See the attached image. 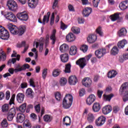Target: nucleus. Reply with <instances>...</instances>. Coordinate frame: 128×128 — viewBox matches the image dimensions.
Listing matches in <instances>:
<instances>
[{
  "mask_svg": "<svg viewBox=\"0 0 128 128\" xmlns=\"http://www.w3.org/2000/svg\"><path fill=\"white\" fill-rule=\"evenodd\" d=\"M26 68H30V65L28 64H24L22 66L21 68H10L8 70V72H7L4 74V78H8V76H10V74H14V72H22V70H26Z\"/></svg>",
  "mask_w": 128,
  "mask_h": 128,
  "instance_id": "1",
  "label": "nucleus"
},
{
  "mask_svg": "<svg viewBox=\"0 0 128 128\" xmlns=\"http://www.w3.org/2000/svg\"><path fill=\"white\" fill-rule=\"evenodd\" d=\"M72 104V96L66 94L64 98V108H70Z\"/></svg>",
  "mask_w": 128,
  "mask_h": 128,
  "instance_id": "2",
  "label": "nucleus"
},
{
  "mask_svg": "<svg viewBox=\"0 0 128 128\" xmlns=\"http://www.w3.org/2000/svg\"><path fill=\"white\" fill-rule=\"evenodd\" d=\"M10 34L8 30H6L2 26H0V38L4 40H8Z\"/></svg>",
  "mask_w": 128,
  "mask_h": 128,
  "instance_id": "3",
  "label": "nucleus"
},
{
  "mask_svg": "<svg viewBox=\"0 0 128 128\" xmlns=\"http://www.w3.org/2000/svg\"><path fill=\"white\" fill-rule=\"evenodd\" d=\"M7 6H8L10 10H12V12H16L18 10V4L14 0H9L8 1Z\"/></svg>",
  "mask_w": 128,
  "mask_h": 128,
  "instance_id": "4",
  "label": "nucleus"
},
{
  "mask_svg": "<svg viewBox=\"0 0 128 128\" xmlns=\"http://www.w3.org/2000/svg\"><path fill=\"white\" fill-rule=\"evenodd\" d=\"M4 16L6 20H10V22H16L18 20L16 15L10 12L5 13Z\"/></svg>",
  "mask_w": 128,
  "mask_h": 128,
  "instance_id": "5",
  "label": "nucleus"
},
{
  "mask_svg": "<svg viewBox=\"0 0 128 128\" xmlns=\"http://www.w3.org/2000/svg\"><path fill=\"white\" fill-rule=\"evenodd\" d=\"M11 56L12 58H12L8 62V66H10L12 64H14L16 60H18V62L20 58V54H16V52L14 51V54H12Z\"/></svg>",
  "mask_w": 128,
  "mask_h": 128,
  "instance_id": "6",
  "label": "nucleus"
},
{
  "mask_svg": "<svg viewBox=\"0 0 128 128\" xmlns=\"http://www.w3.org/2000/svg\"><path fill=\"white\" fill-rule=\"evenodd\" d=\"M106 54V50L104 48H100L96 50L94 52V54L98 58H102Z\"/></svg>",
  "mask_w": 128,
  "mask_h": 128,
  "instance_id": "7",
  "label": "nucleus"
},
{
  "mask_svg": "<svg viewBox=\"0 0 128 128\" xmlns=\"http://www.w3.org/2000/svg\"><path fill=\"white\" fill-rule=\"evenodd\" d=\"M44 38H41L40 40V42H34L33 46H36V48L39 46V52H42L44 50Z\"/></svg>",
  "mask_w": 128,
  "mask_h": 128,
  "instance_id": "8",
  "label": "nucleus"
},
{
  "mask_svg": "<svg viewBox=\"0 0 128 128\" xmlns=\"http://www.w3.org/2000/svg\"><path fill=\"white\" fill-rule=\"evenodd\" d=\"M76 64L79 66L82 70L86 66V58H81L77 60L76 62Z\"/></svg>",
  "mask_w": 128,
  "mask_h": 128,
  "instance_id": "9",
  "label": "nucleus"
},
{
  "mask_svg": "<svg viewBox=\"0 0 128 128\" xmlns=\"http://www.w3.org/2000/svg\"><path fill=\"white\" fill-rule=\"evenodd\" d=\"M106 118L104 116H99L95 121V124L97 126H102L106 122Z\"/></svg>",
  "mask_w": 128,
  "mask_h": 128,
  "instance_id": "10",
  "label": "nucleus"
},
{
  "mask_svg": "<svg viewBox=\"0 0 128 128\" xmlns=\"http://www.w3.org/2000/svg\"><path fill=\"white\" fill-rule=\"evenodd\" d=\"M16 108H12L10 110L8 114L7 118L9 122H12L16 116Z\"/></svg>",
  "mask_w": 128,
  "mask_h": 128,
  "instance_id": "11",
  "label": "nucleus"
},
{
  "mask_svg": "<svg viewBox=\"0 0 128 128\" xmlns=\"http://www.w3.org/2000/svg\"><path fill=\"white\" fill-rule=\"evenodd\" d=\"M16 16L18 20H24V22H26V20H28V14L24 12L18 13Z\"/></svg>",
  "mask_w": 128,
  "mask_h": 128,
  "instance_id": "12",
  "label": "nucleus"
},
{
  "mask_svg": "<svg viewBox=\"0 0 128 128\" xmlns=\"http://www.w3.org/2000/svg\"><path fill=\"white\" fill-rule=\"evenodd\" d=\"M96 96L94 94H90L86 100V104L88 106H92L94 102H96Z\"/></svg>",
  "mask_w": 128,
  "mask_h": 128,
  "instance_id": "13",
  "label": "nucleus"
},
{
  "mask_svg": "<svg viewBox=\"0 0 128 128\" xmlns=\"http://www.w3.org/2000/svg\"><path fill=\"white\" fill-rule=\"evenodd\" d=\"M82 84L86 88H90L92 86V81L90 78H85L82 80Z\"/></svg>",
  "mask_w": 128,
  "mask_h": 128,
  "instance_id": "14",
  "label": "nucleus"
},
{
  "mask_svg": "<svg viewBox=\"0 0 128 128\" xmlns=\"http://www.w3.org/2000/svg\"><path fill=\"white\" fill-rule=\"evenodd\" d=\"M112 110V108L110 105H107L102 108V112L104 114H108Z\"/></svg>",
  "mask_w": 128,
  "mask_h": 128,
  "instance_id": "15",
  "label": "nucleus"
},
{
  "mask_svg": "<svg viewBox=\"0 0 128 128\" xmlns=\"http://www.w3.org/2000/svg\"><path fill=\"white\" fill-rule=\"evenodd\" d=\"M94 120H96L94 114L92 113H88V114L86 116V120L89 124H92V122H94Z\"/></svg>",
  "mask_w": 128,
  "mask_h": 128,
  "instance_id": "16",
  "label": "nucleus"
},
{
  "mask_svg": "<svg viewBox=\"0 0 128 128\" xmlns=\"http://www.w3.org/2000/svg\"><path fill=\"white\" fill-rule=\"evenodd\" d=\"M68 82L70 86H76L78 82V78L76 76H70L68 79Z\"/></svg>",
  "mask_w": 128,
  "mask_h": 128,
  "instance_id": "17",
  "label": "nucleus"
},
{
  "mask_svg": "<svg viewBox=\"0 0 128 128\" xmlns=\"http://www.w3.org/2000/svg\"><path fill=\"white\" fill-rule=\"evenodd\" d=\"M50 12H48L46 14V15L44 16V18L42 20V22L38 19V22L40 24H46V22H48V20H50Z\"/></svg>",
  "mask_w": 128,
  "mask_h": 128,
  "instance_id": "18",
  "label": "nucleus"
},
{
  "mask_svg": "<svg viewBox=\"0 0 128 128\" xmlns=\"http://www.w3.org/2000/svg\"><path fill=\"white\" fill-rule=\"evenodd\" d=\"M119 8L121 10H126L128 8V2L126 0L121 2L119 4Z\"/></svg>",
  "mask_w": 128,
  "mask_h": 128,
  "instance_id": "19",
  "label": "nucleus"
},
{
  "mask_svg": "<svg viewBox=\"0 0 128 128\" xmlns=\"http://www.w3.org/2000/svg\"><path fill=\"white\" fill-rule=\"evenodd\" d=\"M38 4V0H29L28 6L31 8H34Z\"/></svg>",
  "mask_w": 128,
  "mask_h": 128,
  "instance_id": "20",
  "label": "nucleus"
},
{
  "mask_svg": "<svg viewBox=\"0 0 128 128\" xmlns=\"http://www.w3.org/2000/svg\"><path fill=\"white\" fill-rule=\"evenodd\" d=\"M92 10L91 8L87 7L85 8L83 10L82 14L84 15V16L88 17L90 14H92Z\"/></svg>",
  "mask_w": 128,
  "mask_h": 128,
  "instance_id": "21",
  "label": "nucleus"
},
{
  "mask_svg": "<svg viewBox=\"0 0 128 128\" xmlns=\"http://www.w3.org/2000/svg\"><path fill=\"white\" fill-rule=\"evenodd\" d=\"M100 104L98 102H95L94 104L92 109L94 112H98L100 110Z\"/></svg>",
  "mask_w": 128,
  "mask_h": 128,
  "instance_id": "22",
  "label": "nucleus"
},
{
  "mask_svg": "<svg viewBox=\"0 0 128 128\" xmlns=\"http://www.w3.org/2000/svg\"><path fill=\"white\" fill-rule=\"evenodd\" d=\"M8 29L10 30L12 34H18V28L16 26H9Z\"/></svg>",
  "mask_w": 128,
  "mask_h": 128,
  "instance_id": "23",
  "label": "nucleus"
},
{
  "mask_svg": "<svg viewBox=\"0 0 128 128\" xmlns=\"http://www.w3.org/2000/svg\"><path fill=\"white\" fill-rule=\"evenodd\" d=\"M126 34H128V30L125 28H122L118 32V36L122 38L126 36Z\"/></svg>",
  "mask_w": 128,
  "mask_h": 128,
  "instance_id": "24",
  "label": "nucleus"
},
{
  "mask_svg": "<svg viewBox=\"0 0 128 128\" xmlns=\"http://www.w3.org/2000/svg\"><path fill=\"white\" fill-rule=\"evenodd\" d=\"M87 40L89 44H94L96 40V35H89L87 38Z\"/></svg>",
  "mask_w": 128,
  "mask_h": 128,
  "instance_id": "25",
  "label": "nucleus"
},
{
  "mask_svg": "<svg viewBox=\"0 0 128 128\" xmlns=\"http://www.w3.org/2000/svg\"><path fill=\"white\" fill-rule=\"evenodd\" d=\"M26 118L24 114H18L16 118L17 122H23Z\"/></svg>",
  "mask_w": 128,
  "mask_h": 128,
  "instance_id": "26",
  "label": "nucleus"
},
{
  "mask_svg": "<svg viewBox=\"0 0 128 128\" xmlns=\"http://www.w3.org/2000/svg\"><path fill=\"white\" fill-rule=\"evenodd\" d=\"M128 44V41H126V40L124 39L123 40H122L120 41L118 43V48H124V46Z\"/></svg>",
  "mask_w": 128,
  "mask_h": 128,
  "instance_id": "27",
  "label": "nucleus"
},
{
  "mask_svg": "<svg viewBox=\"0 0 128 128\" xmlns=\"http://www.w3.org/2000/svg\"><path fill=\"white\" fill-rule=\"evenodd\" d=\"M24 98V95L22 93H18L16 96V100L20 104L23 102Z\"/></svg>",
  "mask_w": 128,
  "mask_h": 128,
  "instance_id": "28",
  "label": "nucleus"
},
{
  "mask_svg": "<svg viewBox=\"0 0 128 128\" xmlns=\"http://www.w3.org/2000/svg\"><path fill=\"white\" fill-rule=\"evenodd\" d=\"M128 60V53H124L122 56L119 57V61L120 62H124V60Z\"/></svg>",
  "mask_w": 128,
  "mask_h": 128,
  "instance_id": "29",
  "label": "nucleus"
},
{
  "mask_svg": "<svg viewBox=\"0 0 128 128\" xmlns=\"http://www.w3.org/2000/svg\"><path fill=\"white\" fill-rule=\"evenodd\" d=\"M110 19L112 22H116L120 19V13L116 12L110 16Z\"/></svg>",
  "mask_w": 128,
  "mask_h": 128,
  "instance_id": "30",
  "label": "nucleus"
},
{
  "mask_svg": "<svg viewBox=\"0 0 128 128\" xmlns=\"http://www.w3.org/2000/svg\"><path fill=\"white\" fill-rule=\"evenodd\" d=\"M66 40L69 42H74L76 40V36H74V35L72 33H70L66 36Z\"/></svg>",
  "mask_w": 128,
  "mask_h": 128,
  "instance_id": "31",
  "label": "nucleus"
},
{
  "mask_svg": "<svg viewBox=\"0 0 128 128\" xmlns=\"http://www.w3.org/2000/svg\"><path fill=\"white\" fill-rule=\"evenodd\" d=\"M56 30H54L52 31V33L50 36V40H52V44H54L56 43Z\"/></svg>",
  "mask_w": 128,
  "mask_h": 128,
  "instance_id": "32",
  "label": "nucleus"
},
{
  "mask_svg": "<svg viewBox=\"0 0 128 128\" xmlns=\"http://www.w3.org/2000/svg\"><path fill=\"white\" fill-rule=\"evenodd\" d=\"M18 30V34L19 36H22L24 34V32H26V26H21L19 27Z\"/></svg>",
  "mask_w": 128,
  "mask_h": 128,
  "instance_id": "33",
  "label": "nucleus"
},
{
  "mask_svg": "<svg viewBox=\"0 0 128 128\" xmlns=\"http://www.w3.org/2000/svg\"><path fill=\"white\" fill-rule=\"evenodd\" d=\"M116 74H118L116 71L112 70V71H110L108 72V78H114Z\"/></svg>",
  "mask_w": 128,
  "mask_h": 128,
  "instance_id": "34",
  "label": "nucleus"
},
{
  "mask_svg": "<svg viewBox=\"0 0 128 128\" xmlns=\"http://www.w3.org/2000/svg\"><path fill=\"white\" fill-rule=\"evenodd\" d=\"M120 90H121L122 92H128V82H126L124 84H123L120 88Z\"/></svg>",
  "mask_w": 128,
  "mask_h": 128,
  "instance_id": "35",
  "label": "nucleus"
},
{
  "mask_svg": "<svg viewBox=\"0 0 128 128\" xmlns=\"http://www.w3.org/2000/svg\"><path fill=\"white\" fill-rule=\"evenodd\" d=\"M103 97L104 100H106V102H110V100H112V98H114V94H110L108 95L104 94L103 95Z\"/></svg>",
  "mask_w": 128,
  "mask_h": 128,
  "instance_id": "36",
  "label": "nucleus"
},
{
  "mask_svg": "<svg viewBox=\"0 0 128 128\" xmlns=\"http://www.w3.org/2000/svg\"><path fill=\"white\" fill-rule=\"evenodd\" d=\"M72 68V64L70 63H68L65 65L64 72L66 74H70V68Z\"/></svg>",
  "mask_w": 128,
  "mask_h": 128,
  "instance_id": "37",
  "label": "nucleus"
},
{
  "mask_svg": "<svg viewBox=\"0 0 128 128\" xmlns=\"http://www.w3.org/2000/svg\"><path fill=\"white\" fill-rule=\"evenodd\" d=\"M44 120L46 122H50L52 120V116L50 115L46 114L44 116Z\"/></svg>",
  "mask_w": 128,
  "mask_h": 128,
  "instance_id": "38",
  "label": "nucleus"
},
{
  "mask_svg": "<svg viewBox=\"0 0 128 128\" xmlns=\"http://www.w3.org/2000/svg\"><path fill=\"white\" fill-rule=\"evenodd\" d=\"M70 54L71 56H74L76 54V46L70 47Z\"/></svg>",
  "mask_w": 128,
  "mask_h": 128,
  "instance_id": "39",
  "label": "nucleus"
},
{
  "mask_svg": "<svg viewBox=\"0 0 128 128\" xmlns=\"http://www.w3.org/2000/svg\"><path fill=\"white\" fill-rule=\"evenodd\" d=\"M64 122H65V125L68 126H70V124H72V120L68 116H66L64 117Z\"/></svg>",
  "mask_w": 128,
  "mask_h": 128,
  "instance_id": "40",
  "label": "nucleus"
},
{
  "mask_svg": "<svg viewBox=\"0 0 128 128\" xmlns=\"http://www.w3.org/2000/svg\"><path fill=\"white\" fill-rule=\"evenodd\" d=\"M118 54V48L116 46H114L111 50V54L116 56Z\"/></svg>",
  "mask_w": 128,
  "mask_h": 128,
  "instance_id": "41",
  "label": "nucleus"
},
{
  "mask_svg": "<svg viewBox=\"0 0 128 128\" xmlns=\"http://www.w3.org/2000/svg\"><path fill=\"white\" fill-rule=\"evenodd\" d=\"M18 110L21 112H26V104L24 103L22 104L19 107Z\"/></svg>",
  "mask_w": 128,
  "mask_h": 128,
  "instance_id": "42",
  "label": "nucleus"
},
{
  "mask_svg": "<svg viewBox=\"0 0 128 128\" xmlns=\"http://www.w3.org/2000/svg\"><path fill=\"white\" fill-rule=\"evenodd\" d=\"M52 76H54V78H56V76H58L60 74V70L58 69H56L54 70L52 72Z\"/></svg>",
  "mask_w": 128,
  "mask_h": 128,
  "instance_id": "43",
  "label": "nucleus"
},
{
  "mask_svg": "<svg viewBox=\"0 0 128 128\" xmlns=\"http://www.w3.org/2000/svg\"><path fill=\"white\" fill-rule=\"evenodd\" d=\"M96 32L97 34H98L100 36H104V32H102V28L100 27V26H99L96 29Z\"/></svg>",
  "mask_w": 128,
  "mask_h": 128,
  "instance_id": "44",
  "label": "nucleus"
},
{
  "mask_svg": "<svg viewBox=\"0 0 128 128\" xmlns=\"http://www.w3.org/2000/svg\"><path fill=\"white\" fill-rule=\"evenodd\" d=\"M26 96H27L28 98H32V88H29L26 90Z\"/></svg>",
  "mask_w": 128,
  "mask_h": 128,
  "instance_id": "45",
  "label": "nucleus"
},
{
  "mask_svg": "<svg viewBox=\"0 0 128 128\" xmlns=\"http://www.w3.org/2000/svg\"><path fill=\"white\" fill-rule=\"evenodd\" d=\"M72 31L74 34H80V30L78 27L74 26L72 28Z\"/></svg>",
  "mask_w": 128,
  "mask_h": 128,
  "instance_id": "46",
  "label": "nucleus"
},
{
  "mask_svg": "<svg viewBox=\"0 0 128 128\" xmlns=\"http://www.w3.org/2000/svg\"><path fill=\"white\" fill-rule=\"evenodd\" d=\"M23 127L24 128H31L32 125H30V123L28 120H26L23 124Z\"/></svg>",
  "mask_w": 128,
  "mask_h": 128,
  "instance_id": "47",
  "label": "nucleus"
},
{
  "mask_svg": "<svg viewBox=\"0 0 128 128\" xmlns=\"http://www.w3.org/2000/svg\"><path fill=\"white\" fill-rule=\"evenodd\" d=\"M8 120L6 119H4L1 122V126L2 128H8Z\"/></svg>",
  "mask_w": 128,
  "mask_h": 128,
  "instance_id": "48",
  "label": "nucleus"
},
{
  "mask_svg": "<svg viewBox=\"0 0 128 128\" xmlns=\"http://www.w3.org/2000/svg\"><path fill=\"white\" fill-rule=\"evenodd\" d=\"M48 76V69L44 68L42 72V78L43 80H45Z\"/></svg>",
  "mask_w": 128,
  "mask_h": 128,
  "instance_id": "49",
  "label": "nucleus"
},
{
  "mask_svg": "<svg viewBox=\"0 0 128 128\" xmlns=\"http://www.w3.org/2000/svg\"><path fill=\"white\" fill-rule=\"evenodd\" d=\"M55 98L56 100H58V102H60L62 98V94H60V93L59 92H56L55 93Z\"/></svg>",
  "mask_w": 128,
  "mask_h": 128,
  "instance_id": "50",
  "label": "nucleus"
},
{
  "mask_svg": "<svg viewBox=\"0 0 128 128\" xmlns=\"http://www.w3.org/2000/svg\"><path fill=\"white\" fill-rule=\"evenodd\" d=\"M88 46L87 45H82L80 48V50L83 52H86L88 51Z\"/></svg>",
  "mask_w": 128,
  "mask_h": 128,
  "instance_id": "51",
  "label": "nucleus"
},
{
  "mask_svg": "<svg viewBox=\"0 0 128 128\" xmlns=\"http://www.w3.org/2000/svg\"><path fill=\"white\" fill-rule=\"evenodd\" d=\"M123 102H128V90L126 91L124 93V95L122 98Z\"/></svg>",
  "mask_w": 128,
  "mask_h": 128,
  "instance_id": "52",
  "label": "nucleus"
},
{
  "mask_svg": "<svg viewBox=\"0 0 128 128\" xmlns=\"http://www.w3.org/2000/svg\"><path fill=\"white\" fill-rule=\"evenodd\" d=\"M8 104H4L2 106V110L4 112H6L8 110Z\"/></svg>",
  "mask_w": 128,
  "mask_h": 128,
  "instance_id": "53",
  "label": "nucleus"
},
{
  "mask_svg": "<svg viewBox=\"0 0 128 128\" xmlns=\"http://www.w3.org/2000/svg\"><path fill=\"white\" fill-rule=\"evenodd\" d=\"M30 85V86H32V88H36V83L34 82V78H31L29 80Z\"/></svg>",
  "mask_w": 128,
  "mask_h": 128,
  "instance_id": "54",
  "label": "nucleus"
},
{
  "mask_svg": "<svg viewBox=\"0 0 128 128\" xmlns=\"http://www.w3.org/2000/svg\"><path fill=\"white\" fill-rule=\"evenodd\" d=\"M59 84H60L61 86H64V77H62L60 78L59 80Z\"/></svg>",
  "mask_w": 128,
  "mask_h": 128,
  "instance_id": "55",
  "label": "nucleus"
},
{
  "mask_svg": "<svg viewBox=\"0 0 128 128\" xmlns=\"http://www.w3.org/2000/svg\"><path fill=\"white\" fill-rule=\"evenodd\" d=\"M14 98H16V94H14L13 95H12V98L9 102V104H10V106H12V104H14Z\"/></svg>",
  "mask_w": 128,
  "mask_h": 128,
  "instance_id": "56",
  "label": "nucleus"
},
{
  "mask_svg": "<svg viewBox=\"0 0 128 128\" xmlns=\"http://www.w3.org/2000/svg\"><path fill=\"white\" fill-rule=\"evenodd\" d=\"M6 54L4 52L0 53V60H6Z\"/></svg>",
  "mask_w": 128,
  "mask_h": 128,
  "instance_id": "57",
  "label": "nucleus"
},
{
  "mask_svg": "<svg viewBox=\"0 0 128 128\" xmlns=\"http://www.w3.org/2000/svg\"><path fill=\"white\" fill-rule=\"evenodd\" d=\"M100 0H94L93 1V6H94V8H98V4H100Z\"/></svg>",
  "mask_w": 128,
  "mask_h": 128,
  "instance_id": "58",
  "label": "nucleus"
},
{
  "mask_svg": "<svg viewBox=\"0 0 128 128\" xmlns=\"http://www.w3.org/2000/svg\"><path fill=\"white\" fill-rule=\"evenodd\" d=\"M36 112L38 114L40 112V105L38 104L34 106Z\"/></svg>",
  "mask_w": 128,
  "mask_h": 128,
  "instance_id": "59",
  "label": "nucleus"
},
{
  "mask_svg": "<svg viewBox=\"0 0 128 128\" xmlns=\"http://www.w3.org/2000/svg\"><path fill=\"white\" fill-rule=\"evenodd\" d=\"M34 108V106L32 104H29L27 106V108L26 110V112H30V110H32Z\"/></svg>",
  "mask_w": 128,
  "mask_h": 128,
  "instance_id": "60",
  "label": "nucleus"
},
{
  "mask_svg": "<svg viewBox=\"0 0 128 128\" xmlns=\"http://www.w3.org/2000/svg\"><path fill=\"white\" fill-rule=\"evenodd\" d=\"M54 22V13H52L50 18V24L52 26Z\"/></svg>",
  "mask_w": 128,
  "mask_h": 128,
  "instance_id": "61",
  "label": "nucleus"
},
{
  "mask_svg": "<svg viewBox=\"0 0 128 128\" xmlns=\"http://www.w3.org/2000/svg\"><path fill=\"white\" fill-rule=\"evenodd\" d=\"M120 110V108L118 106H114L113 108V112H114V114H116V112H118Z\"/></svg>",
  "mask_w": 128,
  "mask_h": 128,
  "instance_id": "62",
  "label": "nucleus"
},
{
  "mask_svg": "<svg viewBox=\"0 0 128 128\" xmlns=\"http://www.w3.org/2000/svg\"><path fill=\"white\" fill-rule=\"evenodd\" d=\"M84 88L80 89L79 91V96H84Z\"/></svg>",
  "mask_w": 128,
  "mask_h": 128,
  "instance_id": "63",
  "label": "nucleus"
},
{
  "mask_svg": "<svg viewBox=\"0 0 128 128\" xmlns=\"http://www.w3.org/2000/svg\"><path fill=\"white\" fill-rule=\"evenodd\" d=\"M68 8L70 12H76V10H74V6L72 4H70L68 6Z\"/></svg>",
  "mask_w": 128,
  "mask_h": 128,
  "instance_id": "64",
  "label": "nucleus"
}]
</instances>
